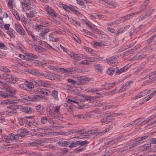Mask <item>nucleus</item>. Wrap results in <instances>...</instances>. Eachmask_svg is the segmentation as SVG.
<instances>
[{
    "label": "nucleus",
    "mask_w": 156,
    "mask_h": 156,
    "mask_svg": "<svg viewBox=\"0 0 156 156\" xmlns=\"http://www.w3.org/2000/svg\"><path fill=\"white\" fill-rule=\"evenodd\" d=\"M77 134H79L80 135L78 136V138L81 139L84 138L86 136H90L91 135H94L95 133L94 130H91L87 131H84L83 129H77Z\"/></svg>",
    "instance_id": "obj_1"
},
{
    "label": "nucleus",
    "mask_w": 156,
    "mask_h": 156,
    "mask_svg": "<svg viewBox=\"0 0 156 156\" xmlns=\"http://www.w3.org/2000/svg\"><path fill=\"white\" fill-rule=\"evenodd\" d=\"M23 98L25 100L30 101H37L41 100L43 98V96L41 95H35L33 96H28L23 95Z\"/></svg>",
    "instance_id": "obj_2"
},
{
    "label": "nucleus",
    "mask_w": 156,
    "mask_h": 156,
    "mask_svg": "<svg viewBox=\"0 0 156 156\" xmlns=\"http://www.w3.org/2000/svg\"><path fill=\"white\" fill-rule=\"evenodd\" d=\"M62 7L64 9L68 12H70L72 11L77 15L78 14H80L78 11L74 7L71 5H68L65 4H62Z\"/></svg>",
    "instance_id": "obj_3"
},
{
    "label": "nucleus",
    "mask_w": 156,
    "mask_h": 156,
    "mask_svg": "<svg viewBox=\"0 0 156 156\" xmlns=\"http://www.w3.org/2000/svg\"><path fill=\"white\" fill-rule=\"evenodd\" d=\"M78 81L76 82V84L79 85H82L86 83L87 82H88L91 80L88 77L84 76H79L77 77Z\"/></svg>",
    "instance_id": "obj_4"
},
{
    "label": "nucleus",
    "mask_w": 156,
    "mask_h": 156,
    "mask_svg": "<svg viewBox=\"0 0 156 156\" xmlns=\"http://www.w3.org/2000/svg\"><path fill=\"white\" fill-rule=\"evenodd\" d=\"M15 27L16 32L20 35L22 36L25 35V32L19 23H16L15 24Z\"/></svg>",
    "instance_id": "obj_5"
},
{
    "label": "nucleus",
    "mask_w": 156,
    "mask_h": 156,
    "mask_svg": "<svg viewBox=\"0 0 156 156\" xmlns=\"http://www.w3.org/2000/svg\"><path fill=\"white\" fill-rule=\"evenodd\" d=\"M122 81V80H119L118 81L113 82V83H105L104 85H103V87H104V88L106 90H108L114 87L116 85L120 83Z\"/></svg>",
    "instance_id": "obj_6"
},
{
    "label": "nucleus",
    "mask_w": 156,
    "mask_h": 156,
    "mask_svg": "<svg viewBox=\"0 0 156 156\" xmlns=\"http://www.w3.org/2000/svg\"><path fill=\"white\" fill-rule=\"evenodd\" d=\"M45 9L48 13L51 16L54 17H56L57 16V15L56 12L49 6L48 5H45Z\"/></svg>",
    "instance_id": "obj_7"
},
{
    "label": "nucleus",
    "mask_w": 156,
    "mask_h": 156,
    "mask_svg": "<svg viewBox=\"0 0 156 156\" xmlns=\"http://www.w3.org/2000/svg\"><path fill=\"white\" fill-rule=\"evenodd\" d=\"M32 83L37 85L40 86H43L44 87H49L50 84L48 83H45L44 81L42 80L35 81L33 79L31 80Z\"/></svg>",
    "instance_id": "obj_8"
},
{
    "label": "nucleus",
    "mask_w": 156,
    "mask_h": 156,
    "mask_svg": "<svg viewBox=\"0 0 156 156\" xmlns=\"http://www.w3.org/2000/svg\"><path fill=\"white\" fill-rule=\"evenodd\" d=\"M150 136V135L148 134L143 136L138 137L136 138L135 139V141H136V142H137L139 145H140L144 142V140L148 139Z\"/></svg>",
    "instance_id": "obj_9"
},
{
    "label": "nucleus",
    "mask_w": 156,
    "mask_h": 156,
    "mask_svg": "<svg viewBox=\"0 0 156 156\" xmlns=\"http://www.w3.org/2000/svg\"><path fill=\"white\" fill-rule=\"evenodd\" d=\"M27 10L26 13L27 17L29 18L33 17L35 16L37 12L33 9L30 7L28 9H26Z\"/></svg>",
    "instance_id": "obj_10"
},
{
    "label": "nucleus",
    "mask_w": 156,
    "mask_h": 156,
    "mask_svg": "<svg viewBox=\"0 0 156 156\" xmlns=\"http://www.w3.org/2000/svg\"><path fill=\"white\" fill-rule=\"evenodd\" d=\"M151 91L150 90H148L147 91L146 90H144V91L140 92V93L138 94L137 95L134 96L133 97V99H136L140 98L144 96L145 95L147 94L150 93Z\"/></svg>",
    "instance_id": "obj_11"
},
{
    "label": "nucleus",
    "mask_w": 156,
    "mask_h": 156,
    "mask_svg": "<svg viewBox=\"0 0 156 156\" xmlns=\"http://www.w3.org/2000/svg\"><path fill=\"white\" fill-rule=\"evenodd\" d=\"M118 57L117 56H114L109 58L107 59V63L110 65L113 66L116 63V59Z\"/></svg>",
    "instance_id": "obj_12"
},
{
    "label": "nucleus",
    "mask_w": 156,
    "mask_h": 156,
    "mask_svg": "<svg viewBox=\"0 0 156 156\" xmlns=\"http://www.w3.org/2000/svg\"><path fill=\"white\" fill-rule=\"evenodd\" d=\"M133 82L130 81L126 82L124 85H123L122 87L120 88V89L118 91L119 92H122L125 90L128 87H129L132 84Z\"/></svg>",
    "instance_id": "obj_13"
},
{
    "label": "nucleus",
    "mask_w": 156,
    "mask_h": 156,
    "mask_svg": "<svg viewBox=\"0 0 156 156\" xmlns=\"http://www.w3.org/2000/svg\"><path fill=\"white\" fill-rule=\"evenodd\" d=\"M70 57L73 59H74V61L73 62V63L75 65V63L76 62H78L80 59H79V54L73 52L70 54Z\"/></svg>",
    "instance_id": "obj_14"
},
{
    "label": "nucleus",
    "mask_w": 156,
    "mask_h": 156,
    "mask_svg": "<svg viewBox=\"0 0 156 156\" xmlns=\"http://www.w3.org/2000/svg\"><path fill=\"white\" fill-rule=\"evenodd\" d=\"M58 70L59 71L63 72L65 73L71 74L75 71V68L73 67L71 68H67L66 69L63 68H59Z\"/></svg>",
    "instance_id": "obj_15"
},
{
    "label": "nucleus",
    "mask_w": 156,
    "mask_h": 156,
    "mask_svg": "<svg viewBox=\"0 0 156 156\" xmlns=\"http://www.w3.org/2000/svg\"><path fill=\"white\" fill-rule=\"evenodd\" d=\"M113 119L112 118V116L106 115L105 118L101 120V122L103 125H105L112 121Z\"/></svg>",
    "instance_id": "obj_16"
},
{
    "label": "nucleus",
    "mask_w": 156,
    "mask_h": 156,
    "mask_svg": "<svg viewBox=\"0 0 156 156\" xmlns=\"http://www.w3.org/2000/svg\"><path fill=\"white\" fill-rule=\"evenodd\" d=\"M146 80L144 81L143 85H147L154 81L156 80V76L144 79Z\"/></svg>",
    "instance_id": "obj_17"
},
{
    "label": "nucleus",
    "mask_w": 156,
    "mask_h": 156,
    "mask_svg": "<svg viewBox=\"0 0 156 156\" xmlns=\"http://www.w3.org/2000/svg\"><path fill=\"white\" fill-rule=\"evenodd\" d=\"M17 101L16 100H13L11 99H7L3 100L0 103V105H7L8 104H11L16 103Z\"/></svg>",
    "instance_id": "obj_18"
},
{
    "label": "nucleus",
    "mask_w": 156,
    "mask_h": 156,
    "mask_svg": "<svg viewBox=\"0 0 156 156\" xmlns=\"http://www.w3.org/2000/svg\"><path fill=\"white\" fill-rule=\"evenodd\" d=\"M28 131L27 129H25L19 130L17 131V134L21 137H24L27 135Z\"/></svg>",
    "instance_id": "obj_19"
},
{
    "label": "nucleus",
    "mask_w": 156,
    "mask_h": 156,
    "mask_svg": "<svg viewBox=\"0 0 156 156\" xmlns=\"http://www.w3.org/2000/svg\"><path fill=\"white\" fill-rule=\"evenodd\" d=\"M22 3L25 9H28L30 7V5H31V2L30 0H23Z\"/></svg>",
    "instance_id": "obj_20"
},
{
    "label": "nucleus",
    "mask_w": 156,
    "mask_h": 156,
    "mask_svg": "<svg viewBox=\"0 0 156 156\" xmlns=\"http://www.w3.org/2000/svg\"><path fill=\"white\" fill-rule=\"evenodd\" d=\"M103 2L108 4V6L110 8H115L117 5L115 2L110 1L108 0H104Z\"/></svg>",
    "instance_id": "obj_21"
},
{
    "label": "nucleus",
    "mask_w": 156,
    "mask_h": 156,
    "mask_svg": "<svg viewBox=\"0 0 156 156\" xmlns=\"http://www.w3.org/2000/svg\"><path fill=\"white\" fill-rule=\"evenodd\" d=\"M36 108L37 112L40 115L42 114L45 111V109L44 107L41 105H39L36 107Z\"/></svg>",
    "instance_id": "obj_22"
},
{
    "label": "nucleus",
    "mask_w": 156,
    "mask_h": 156,
    "mask_svg": "<svg viewBox=\"0 0 156 156\" xmlns=\"http://www.w3.org/2000/svg\"><path fill=\"white\" fill-rule=\"evenodd\" d=\"M5 90L9 93V95L10 96V98L13 97L15 95V91L12 88L8 87H6Z\"/></svg>",
    "instance_id": "obj_23"
},
{
    "label": "nucleus",
    "mask_w": 156,
    "mask_h": 156,
    "mask_svg": "<svg viewBox=\"0 0 156 156\" xmlns=\"http://www.w3.org/2000/svg\"><path fill=\"white\" fill-rule=\"evenodd\" d=\"M23 111L28 114H31L34 112V110L32 108L28 107H25L23 108Z\"/></svg>",
    "instance_id": "obj_24"
},
{
    "label": "nucleus",
    "mask_w": 156,
    "mask_h": 156,
    "mask_svg": "<svg viewBox=\"0 0 156 156\" xmlns=\"http://www.w3.org/2000/svg\"><path fill=\"white\" fill-rule=\"evenodd\" d=\"M53 74L54 73L49 72V71H45V77L50 80H54Z\"/></svg>",
    "instance_id": "obj_25"
},
{
    "label": "nucleus",
    "mask_w": 156,
    "mask_h": 156,
    "mask_svg": "<svg viewBox=\"0 0 156 156\" xmlns=\"http://www.w3.org/2000/svg\"><path fill=\"white\" fill-rule=\"evenodd\" d=\"M89 65V62H88L87 60H83L81 62H76L75 63V65L80 66V65L88 66Z\"/></svg>",
    "instance_id": "obj_26"
},
{
    "label": "nucleus",
    "mask_w": 156,
    "mask_h": 156,
    "mask_svg": "<svg viewBox=\"0 0 156 156\" xmlns=\"http://www.w3.org/2000/svg\"><path fill=\"white\" fill-rule=\"evenodd\" d=\"M50 119L46 116L42 117L40 119L41 122L42 124H46L48 122H49Z\"/></svg>",
    "instance_id": "obj_27"
},
{
    "label": "nucleus",
    "mask_w": 156,
    "mask_h": 156,
    "mask_svg": "<svg viewBox=\"0 0 156 156\" xmlns=\"http://www.w3.org/2000/svg\"><path fill=\"white\" fill-rule=\"evenodd\" d=\"M77 144H78V145H80V147L81 146H85L86 147V146L88 144L89 142V141L87 140H85L82 141L81 140H77Z\"/></svg>",
    "instance_id": "obj_28"
},
{
    "label": "nucleus",
    "mask_w": 156,
    "mask_h": 156,
    "mask_svg": "<svg viewBox=\"0 0 156 156\" xmlns=\"http://www.w3.org/2000/svg\"><path fill=\"white\" fill-rule=\"evenodd\" d=\"M17 80H18L17 78H15L12 75H11V76L9 77V79H8L7 82L12 84H14L16 83Z\"/></svg>",
    "instance_id": "obj_29"
},
{
    "label": "nucleus",
    "mask_w": 156,
    "mask_h": 156,
    "mask_svg": "<svg viewBox=\"0 0 156 156\" xmlns=\"http://www.w3.org/2000/svg\"><path fill=\"white\" fill-rule=\"evenodd\" d=\"M133 142H134L130 145L131 146H129L127 147H124L123 149V150L124 151L129 149H132L135 147L137 145H139L138 143L136 142V141H135V140Z\"/></svg>",
    "instance_id": "obj_30"
},
{
    "label": "nucleus",
    "mask_w": 156,
    "mask_h": 156,
    "mask_svg": "<svg viewBox=\"0 0 156 156\" xmlns=\"http://www.w3.org/2000/svg\"><path fill=\"white\" fill-rule=\"evenodd\" d=\"M24 84L26 86V88H27L29 89H32L33 88L34 89V87L32 83L30 81H25L24 82Z\"/></svg>",
    "instance_id": "obj_31"
},
{
    "label": "nucleus",
    "mask_w": 156,
    "mask_h": 156,
    "mask_svg": "<svg viewBox=\"0 0 156 156\" xmlns=\"http://www.w3.org/2000/svg\"><path fill=\"white\" fill-rule=\"evenodd\" d=\"M119 138H116L111 140H109L107 141L105 143V144L109 145H113L117 142L118 141V140H119Z\"/></svg>",
    "instance_id": "obj_32"
},
{
    "label": "nucleus",
    "mask_w": 156,
    "mask_h": 156,
    "mask_svg": "<svg viewBox=\"0 0 156 156\" xmlns=\"http://www.w3.org/2000/svg\"><path fill=\"white\" fill-rule=\"evenodd\" d=\"M0 96L4 98H10L9 94L3 91H0Z\"/></svg>",
    "instance_id": "obj_33"
},
{
    "label": "nucleus",
    "mask_w": 156,
    "mask_h": 156,
    "mask_svg": "<svg viewBox=\"0 0 156 156\" xmlns=\"http://www.w3.org/2000/svg\"><path fill=\"white\" fill-rule=\"evenodd\" d=\"M60 106H56L55 105H51V108L52 109L55 113H58L60 111Z\"/></svg>",
    "instance_id": "obj_34"
},
{
    "label": "nucleus",
    "mask_w": 156,
    "mask_h": 156,
    "mask_svg": "<svg viewBox=\"0 0 156 156\" xmlns=\"http://www.w3.org/2000/svg\"><path fill=\"white\" fill-rule=\"evenodd\" d=\"M3 138L5 140V141L6 143H9L12 142L10 134L8 136H5Z\"/></svg>",
    "instance_id": "obj_35"
},
{
    "label": "nucleus",
    "mask_w": 156,
    "mask_h": 156,
    "mask_svg": "<svg viewBox=\"0 0 156 156\" xmlns=\"http://www.w3.org/2000/svg\"><path fill=\"white\" fill-rule=\"evenodd\" d=\"M51 95L56 100H58V92L55 90H53L51 93Z\"/></svg>",
    "instance_id": "obj_36"
},
{
    "label": "nucleus",
    "mask_w": 156,
    "mask_h": 156,
    "mask_svg": "<svg viewBox=\"0 0 156 156\" xmlns=\"http://www.w3.org/2000/svg\"><path fill=\"white\" fill-rule=\"evenodd\" d=\"M127 68H128L127 67H126V66H125V67H124L123 68L120 69L119 70V69L117 68H116L117 69H116V73H117V74H120L121 73L127 70Z\"/></svg>",
    "instance_id": "obj_37"
},
{
    "label": "nucleus",
    "mask_w": 156,
    "mask_h": 156,
    "mask_svg": "<svg viewBox=\"0 0 156 156\" xmlns=\"http://www.w3.org/2000/svg\"><path fill=\"white\" fill-rule=\"evenodd\" d=\"M134 14L135 13H132L130 14L127 15L126 16L122 17L121 18V20L122 21H125V20L130 19V18L132 16H133Z\"/></svg>",
    "instance_id": "obj_38"
},
{
    "label": "nucleus",
    "mask_w": 156,
    "mask_h": 156,
    "mask_svg": "<svg viewBox=\"0 0 156 156\" xmlns=\"http://www.w3.org/2000/svg\"><path fill=\"white\" fill-rule=\"evenodd\" d=\"M86 149V147L85 146H84L82 147H80L75 149L74 151L75 152L78 153L80 152L84 151Z\"/></svg>",
    "instance_id": "obj_39"
},
{
    "label": "nucleus",
    "mask_w": 156,
    "mask_h": 156,
    "mask_svg": "<svg viewBox=\"0 0 156 156\" xmlns=\"http://www.w3.org/2000/svg\"><path fill=\"white\" fill-rule=\"evenodd\" d=\"M12 12L16 19L18 20H20V18L17 12L15 9H12Z\"/></svg>",
    "instance_id": "obj_40"
},
{
    "label": "nucleus",
    "mask_w": 156,
    "mask_h": 156,
    "mask_svg": "<svg viewBox=\"0 0 156 156\" xmlns=\"http://www.w3.org/2000/svg\"><path fill=\"white\" fill-rule=\"evenodd\" d=\"M10 135L12 141L13 140H17L19 138V137L18 134H15L13 133H11L10 134Z\"/></svg>",
    "instance_id": "obj_41"
},
{
    "label": "nucleus",
    "mask_w": 156,
    "mask_h": 156,
    "mask_svg": "<svg viewBox=\"0 0 156 156\" xmlns=\"http://www.w3.org/2000/svg\"><path fill=\"white\" fill-rule=\"evenodd\" d=\"M58 144L59 146L66 147L69 145V143L66 141H60L58 142Z\"/></svg>",
    "instance_id": "obj_42"
},
{
    "label": "nucleus",
    "mask_w": 156,
    "mask_h": 156,
    "mask_svg": "<svg viewBox=\"0 0 156 156\" xmlns=\"http://www.w3.org/2000/svg\"><path fill=\"white\" fill-rule=\"evenodd\" d=\"M26 55L33 59H36L38 58V56L37 55L30 53H26Z\"/></svg>",
    "instance_id": "obj_43"
},
{
    "label": "nucleus",
    "mask_w": 156,
    "mask_h": 156,
    "mask_svg": "<svg viewBox=\"0 0 156 156\" xmlns=\"http://www.w3.org/2000/svg\"><path fill=\"white\" fill-rule=\"evenodd\" d=\"M0 70L4 72H7L8 73H11V71L8 68L5 67L1 66H0Z\"/></svg>",
    "instance_id": "obj_44"
},
{
    "label": "nucleus",
    "mask_w": 156,
    "mask_h": 156,
    "mask_svg": "<svg viewBox=\"0 0 156 156\" xmlns=\"http://www.w3.org/2000/svg\"><path fill=\"white\" fill-rule=\"evenodd\" d=\"M77 129H72L69 130L67 132V134L68 135H72L73 134H77Z\"/></svg>",
    "instance_id": "obj_45"
},
{
    "label": "nucleus",
    "mask_w": 156,
    "mask_h": 156,
    "mask_svg": "<svg viewBox=\"0 0 156 156\" xmlns=\"http://www.w3.org/2000/svg\"><path fill=\"white\" fill-rule=\"evenodd\" d=\"M10 76L11 75L7 73L2 74V79L5 80L6 82Z\"/></svg>",
    "instance_id": "obj_46"
},
{
    "label": "nucleus",
    "mask_w": 156,
    "mask_h": 156,
    "mask_svg": "<svg viewBox=\"0 0 156 156\" xmlns=\"http://www.w3.org/2000/svg\"><path fill=\"white\" fill-rule=\"evenodd\" d=\"M94 68L96 70V71L98 72H100L102 71V67L99 64L95 65L94 66Z\"/></svg>",
    "instance_id": "obj_47"
},
{
    "label": "nucleus",
    "mask_w": 156,
    "mask_h": 156,
    "mask_svg": "<svg viewBox=\"0 0 156 156\" xmlns=\"http://www.w3.org/2000/svg\"><path fill=\"white\" fill-rule=\"evenodd\" d=\"M115 69V68H110L108 69L107 73L109 75H111L113 74L115 71H116V70Z\"/></svg>",
    "instance_id": "obj_48"
},
{
    "label": "nucleus",
    "mask_w": 156,
    "mask_h": 156,
    "mask_svg": "<svg viewBox=\"0 0 156 156\" xmlns=\"http://www.w3.org/2000/svg\"><path fill=\"white\" fill-rule=\"evenodd\" d=\"M77 141H73V142L69 144L68 147H74L78 146V144H77Z\"/></svg>",
    "instance_id": "obj_49"
},
{
    "label": "nucleus",
    "mask_w": 156,
    "mask_h": 156,
    "mask_svg": "<svg viewBox=\"0 0 156 156\" xmlns=\"http://www.w3.org/2000/svg\"><path fill=\"white\" fill-rule=\"evenodd\" d=\"M39 37L41 39L44 40L47 38V35L46 34L41 32L39 34Z\"/></svg>",
    "instance_id": "obj_50"
},
{
    "label": "nucleus",
    "mask_w": 156,
    "mask_h": 156,
    "mask_svg": "<svg viewBox=\"0 0 156 156\" xmlns=\"http://www.w3.org/2000/svg\"><path fill=\"white\" fill-rule=\"evenodd\" d=\"M98 35L99 37L102 39L105 38L107 36L105 33L101 31H100L99 33L98 34Z\"/></svg>",
    "instance_id": "obj_51"
},
{
    "label": "nucleus",
    "mask_w": 156,
    "mask_h": 156,
    "mask_svg": "<svg viewBox=\"0 0 156 156\" xmlns=\"http://www.w3.org/2000/svg\"><path fill=\"white\" fill-rule=\"evenodd\" d=\"M118 89L116 88H115L114 90L109 91L108 92L105 93V94L107 95H112L114 94L117 91Z\"/></svg>",
    "instance_id": "obj_52"
},
{
    "label": "nucleus",
    "mask_w": 156,
    "mask_h": 156,
    "mask_svg": "<svg viewBox=\"0 0 156 156\" xmlns=\"http://www.w3.org/2000/svg\"><path fill=\"white\" fill-rule=\"evenodd\" d=\"M58 122L52 119L51 118L50 119L49 122V124L52 126V128L54 126H55V125H57Z\"/></svg>",
    "instance_id": "obj_53"
},
{
    "label": "nucleus",
    "mask_w": 156,
    "mask_h": 156,
    "mask_svg": "<svg viewBox=\"0 0 156 156\" xmlns=\"http://www.w3.org/2000/svg\"><path fill=\"white\" fill-rule=\"evenodd\" d=\"M33 63L36 66H42L41 62L37 60H34Z\"/></svg>",
    "instance_id": "obj_54"
},
{
    "label": "nucleus",
    "mask_w": 156,
    "mask_h": 156,
    "mask_svg": "<svg viewBox=\"0 0 156 156\" xmlns=\"http://www.w3.org/2000/svg\"><path fill=\"white\" fill-rule=\"evenodd\" d=\"M143 122V120H142L141 119H139L136 120H135L134 121H133L132 122H133V126H134L136 125H138L140 124H141Z\"/></svg>",
    "instance_id": "obj_55"
},
{
    "label": "nucleus",
    "mask_w": 156,
    "mask_h": 156,
    "mask_svg": "<svg viewBox=\"0 0 156 156\" xmlns=\"http://www.w3.org/2000/svg\"><path fill=\"white\" fill-rule=\"evenodd\" d=\"M50 29L48 27H42L41 30V32L47 34L49 31Z\"/></svg>",
    "instance_id": "obj_56"
},
{
    "label": "nucleus",
    "mask_w": 156,
    "mask_h": 156,
    "mask_svg": "<svg viewBox=\"0 0 156 156\" xmlns=\"http://www.w3.org/2000/svg\"><path fill=\"white\" fill-rule=\"evenodd\" d=\"M39 44L43 46H44L45 48H48L49 45V44L44 41H42L41 40H39Z\"/></svg>",
    "instance_id": "obj_57"
},
{
    "label": "nucleus",
    "mask_w": 156,
    "mask_h": 156,
    "mask_svg": "<svg viewBox=\"0 0 156 156\" xmlns=\"http://www.w3.org/2000/svg\"><path fill=\"white\" fill-rule=\"evenodd\" d=\"M27 145L28 146H37L39 145V143L37 142H30L28 143Z\"/></svg>",
    "instance_id": "obj_58"
},
{
    "label": "nucleus",
    "mask_w": 156,
    "mask_h": 156,
    "mask_svg": "<svg viewBox=\"0 0 156 156\" xmlns=\"http://www.w3.org/2000/svg\"><path fill=\"white\" fill-rule=\"evenodd\" d=\"M68 82L71 83V86H73V85H75V84H76V81L71 79H69L67 80Z\"/></svg>",
    "instance_id": "obj_59"
},
{
    "label": "nucleus",
    "mask_w": 156,
    "mask_h": 156,
    "mask_svg": "<svg viewBox=\"0 0 156 156\" xmlns=\"http://www.w3.org/2000/svg\"><path fill=\"white\" fill-rule=\"evenodd\" d=\"M100 90L99 88H91L90 89L88 90V92L90 93H94L96 91H98Z\"/></svg>",
    "instance_id": "obj_60"
},
{
    "label": "nucleus",
    "mask_w": 156,
    "mask_h": 156,
    "mask_svg": "<svg viewBox=\"0 0 156 156\" xmlns=\"http://www.w3.org/2000/svg\"><path fill=\"white\" fill-rule=\"evenodd\" d=\"M41 90V93L45 95H48V90L44 89V88H42Z\"/></svg>",
    "instance_id": "obj_61"
},
{
    "label": "nucleus",
    "mask_w": 156,
    "mask_h": 156,
    "mask_svg": "<svg viewBox=\"0 0 156 156\" xmlns=\"http://www.w3.org/2000/svg\"><path fill=\"white\" fill-rule=\"evenodd\" d=\"M101 46H108L111 44V43L108 41H101Z\"/></svg>",
    "instance_id": "obj_62"
},
{
    "label": "nucleus",
    "mask_w": 156,
    "mask_h": 156,
    "mask_svg": "<svg viewBox=\"0 0 156 156\" xmlns=\"http://www.w3.org/2000/svg\"><path fill=\"white\" fill-rule=\"evenodd\" d=\"M30 73L34 75L38 76L39 71L35 70H30Z\"/></svg>",
    "instance_id": "obj_63"
},
{
    "label": "nucleus",
    "mask_w": 156,
    "mask_h": 156,
    "mask_svg": "<svg viewBox=\"0 0 156 156\" xmlns=\"http://www.w3.org/2000/svg\"><path fill=\"white\" fill-rule=\"evenodd\" d=\"M14 31L12 30L11 29L10 30L8 31L7 32V34L10 36L12 37H15V36L13 34Z\"/></svg>",
    "instance_id": "obj_64"
}]
</instances>
